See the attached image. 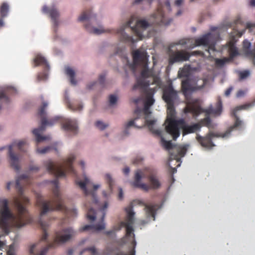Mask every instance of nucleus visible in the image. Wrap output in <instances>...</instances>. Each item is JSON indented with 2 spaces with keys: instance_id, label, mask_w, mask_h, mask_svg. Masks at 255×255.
<instances>
[{
  "instance_id": "f257e3e1",
  "label": "nucleus",
  "mask_w": 255,
  "mask_h": 255,
  "mask_svg": "<svg viewBox=\"0 0 255 255\" xmlns=\"http://www.w3.org/2000/svg\"><path fill=\"white\" fill-rule=\"evenodd\" d=\"M21 182L30 184L28 177L22 174L16 180L15 188L18 197H15L14 204L17 210V214L14 215L9 209L6 199H0V228L6 234L9 232L11 227L20 228L30 222L27 211L24 205L29 203V199L23 194V187Z\"/></svg>"
},
{
  "instance_id": "f03ea898",
  "label": "nucleus",
  "mask_w": 255,
  "mask_h": 255,
  "mask_svg": "<svg viewBox=\"0 0 255 255\" xmlns=\"http://www.w3.org/2000/svg\"><path fill=\"white\" fill-rule=\"evenodd\" d=\"M54 185L53 189V198L51 200H44L42 197L37 196L36 204L40 208L39 224L43 231L41 241H46L48 238L46 230L48 225L42 220V217L49 212L61 211L65 213L68 217L75 216L77 214V210L75 209H68L64 205L63 201L59 190L58 180L57 179L51 181Z\"/></svg>"
},
{
  "instance_id": "7ed1b4c3",
  "label": "nucleus",
  "mask_w": 255,
  "mask_h": 255,
  "mask_svg": "<svg viewBox=\"0 0 255 255\" xmlns=\"http://www.w3.org/2000/svg\"><path fill=\"white\" fill-rule=\"evenodd\" d=\"M184 112L185 114L191 113L194 116H198L202 112H204L207 116L205 118L200 120L198 123L200 125L209 128H213L214 126L211 123V120L209 115L215 116H220L222 112V103L220 97H218L214 108L212 105H210L208 108L203 110L200 105L199 100L193 99L188 103L187 106L184 108Z\"/></svg>"
},
{
  "instance_id": "20e7f679",
  "label": "nucleus",
  "mask_w": 255,
  "mask_h": 255,
  "mask_svg": "<svg viewBox=\"0 0 255 255\" xmlns=\"http://www.w3.org/2000/svg\"><path fill=\"white\" fill-rule=\"evenodd\" d=\"M133 186L140 188L145 191L150 189H156L160 187L161 184L156 176L155 169L148 167L142 172L137 170L134 175V181L132 183Z\"/></svg>"
},
{
  "instance_id": "39448f33",
  "label": "nucleus",
  "mask_w": 255,
  "mask_h": 255,
  "mask_svg": "<svg viewBox=\"0 0 255 255\" xmlns=\"http://www.w3.org/2000/svg\"><path fill=\"white\" fill-rule=\"evenodd\" d=\"M133 19V17L131 16L130 19L126 24V26L130 27L140 37L142 36V34L137 30L138 27L146 29L148 26L152 25H168L172 21L171 19L166 18L161 7H158L156 11L150 16L149 19V22L145 19L137 20L136 21V25L131 27V24Z\"/></svg>"
},
{
  "instance_id": "423d86ee",
  "label": "nucleus",
  "mask_w": 255,
  "mask_h": 255,
  "mask_svg": "<svg viewBox=\"0 0 255 255\" xmlns=\"http://www.w3.org/2000/svg\"><path fill=\"white\" fill-rule=\"evenodd\" d=\"M255 105V101L251 103L243 105L238 107H237L233 111L232 115L235 118V122L234 125L230 127V130L229 132H227L222 135H220L218 133H214L213 132H209L205 136H202L199 134L196 136V139L198 142L203 147L207 148H211L215 146L214 144L212 141V138L215 137H224L226 135L229 133L233 129L240 128L242 125V121H241L239 117L236 115V113L238 111L241 110L247 109L249 108L252 107Z\"/></svg>"
},
{
  "instance_id": "0eeeda50",
  "label": "nucleus",
  "mask_w": 255,
  "mask_h": 255,
  "mask_svg": "<svg viewBox=\"0 0 255 255\" xmlns=\"http://www.w3.org/2000/svg\"><path fill=\"white\" fill-rule=\"evenodd\" d=\"M125 210L127 213L126 216L124 220L120 223V227L118 230H121L122 228L126 229L125 237L128 241L131 243L133 249L129 253L120 251L115 255H135L134 248L136 246V241L133 229V225L135 222V212L133 211L132 205H130L127 207Z\"/></svg>"
},
{
  "instance_id": "6e6552de",
  "label": "nucleus",
  "mask_w": 255,
  "mask_h": 255,
  "mask_svg": "<svg viewBox=\"0 0 255 255\" xmlns=\"http://www.w3.org/2000/svg\"><path fill=\"white\" fill-rule=\"evenodd\" d=\"M132 57L134 64L141 62L143 64V69L141 72L140 77L137 78L132 90L145 89L150 85L149 82L146 79L151 75V72L149 70L147 65L148 56L146 52L136 50L132 53Z\"/></svg>"
},
{
  "instance_id": "1a4fd4ad",
  "label": "nucleus",
  "mask_w": 255,
  "mask_h": 255,
  "mask_svg": "<svg viewBox=\"0 0 255 255\" xmlns=\"http://www.w3.org/2000/svg\"><path fill=\"white\" fill-rule=\"evenodd\" d=\"M75 159V156L71 154L67 159L63 160L61 162L55 163L48 160L44 162V165L48 172L56 177H65L66 171L76 176V172L72 165Z\"/></svg>"
},
{
  "instance_id": "9d476101",
  "label": "nucleus",
  "mask_w": 255,
  "mask_h": 255,
  "mask_svg": "<svg viewBox=\"0 0 255 255\" xmlns=\"http://www.w3.org/2000/svg\"><path fill=\"white\" fill-rule=\"evenodd\" d=\"M47 106L48 103L44 102L42 103L41 106L39 108L38 115L41 118V125L39 128H35L32 131V133L35 136L36 141L37 143L50 139L49 136H42L41 135V133L45 130L46 126L47 125L51 126L57 122L59 119L58 117L49 120H47L46 119V113L45 112V109Z\"/></svg>"
},
{
  "instance_id": "9b49d317",
  "label": "nucleus",
  "mask_w": 255,
  "mask_h": 255,
  "mask_svg": "<svg viewBox=\"0 0 255 255\" xmlns=\"http://www.w3.org/2000/svg\"><path fill=\"white\" fill-rule=\"evenodd\" d=\"M176 123H173L174 128L169 133L174 140H176L180 135V129L182 130V134L184 136L186 135L195 133L200 131L201 126L200 123L188 124L184 119H180Z\"/></svg>"
},
{
  "instance_id": "f8f14e48",
  "label": "nucleus",
  "mask_w": 255,
  "mask_h": 255,
  "mask_svg": "<svg viewBox=\"0 0 255 255\" xmlns=\"http://www.w3.org/2000/svg\"><path fill=\"white\" fill-rule=\"evenodd\" d=\"M25 140H21L18 141H14L11 144L8 146V154L10 160L11 166L16 171L19 170V158L17 155L15 154L12 151L13 147L16 146L18 150L21 152H25V150L23 147L26 145Z\"/></svg>"
},
{
  "instance_id": "ddd939ff",
  "label": "nucleus",
  "mask_w": 255,
  "mask_h": 255,
  "mask_svg": "<svg viewBox=\"0 0 255 255\" xmlns=\"http://www.w3.org/2000/svg\"><path fill=\"white\" fill-rule=\"evenodd\" d=\"M203 53L201 51H195L189 53L186 50H177L171 52L169 55V64L172 65L175 63L182 62L189 60L191 55H202Z\"/></svg>"
},
{
  "instance_id": "4468645a",
  "label": "nucleus",
  "mask_w": 255,
  "mask_h": 255,
  "mask_svg": "<svg viewBox=\"0 0 255 255\" xmlns=\"http://www.w3.org/2000/svg\"><path fill=\"white\" fill-rule=\"evenodd\" d=\"M219 35L215 36L214 34L208 33L196 39L192 45L190 46L189 48H193L197 46L203 45L208 46L209 49L214 50L216 39H217Z\"/></svg>"
},
{
  "instance_id": "2eb2a0df",
  "label": "nucleus",
  "mask_w": 255,
  "mask_h": 255,
  "mask_svg": "<svg viewBox=\"0 0 255 255\" xmlns=\"http://www.w3.org/2000/svg\"><path fill=\"white\" fill-rule=\"evenodd\" d=\"M198 82V81L193 84L192 80L189 78L183 80L181 83V88L184 95L186 97L192 92L202 89L206 85L207 81L206 79L202 80L201 85H199Z\"/></svg>"
},
{
  "instance_id": "dca6fc26",
  "label": "nucleus",
  "mask_w": 255,
  "mask_h": 255,
  "mask_svg": "<svg viewBox=\"0 0 255 255\" xmlns=\"http://www.w3.org/2000/svg\"><path fill=\"white\" fill-rule=\"evenodd\" d=\"M156 123L155 120H145L144 121V123L148 127L149 130L151 131L153 134L161 136V142L162 145L167 150L172 149L173 151L174 145L171 142V141H167L162 137V131L159 129H154L153 126Z\"/></svg>"
},
{
  "instance_id": "f3484780",
  "label": "nucleus",
  "mask_w": 255,
  "mask_h": 255,
  "mask_svg": "<svg viewBox=\"0 0 255 255\" xmlns=\"http://www.w3.org/2000/svg\"><path fill=\"white\" fill-rule=\"evenodd\" d=\"M177 98V93L173 89L171 84L164 87L163 89L162 99L167 105L174 104Z\"/></svg>"
},
{
  "instance_id": "a211bd4d",
  "label": "nucleus",
  "mask_w": 255,
  "mask_h": 255,
  "mask_svg": "<svg viewBox=\"0 0 255 255\" xmlns=\"http://www.w3.org/2000/svg\"><path fill=\"white\" fill-rule=\"evenodd\" d=\"M167 105V118L165 121V124H166L165 129L167 133H169L172 129L174 128L173 123H176L177 121H179L178 120L175 119L176 113L174 108V104H172V105L169 104Z\"/></svg>"
},
{
  "instance_id": "6ab92c4d",
  "label": "nucleus",
  "mask_w": 255,
  "mask_h": 255,
  "mask_svg": "<svg viewBox=\"0 0 255 255\" xmlns=\"http://www.w3.org/2000/svg\"><path fill=\"white\" fill-rule=\"evenodd\" d=\"M108 204L107 202H105L103 207L101 209L100 212L102 213L101 222L95 225H87L83 227L81 229V231H98L103 230L105 227V224L104 223V218L106 215L105 210L108 208Z\"/></svg>"
},
{
  "instance_id": "aec40b11",
  "label": "nucleus",
  "mask_w": 255,
  "mask_h": 255,
  "mask_svg": "<svg viewBox=\"0 0 255 255\" xmlns=\"http://www.w3.org/2000/svg\"><path fill=\"white\" fill-rule=\"evenodd\" d=\"M187 151V148L185 146H174L173 151H170V157L169 161L173 160H176L179 162L180 160V157L184 156Z\"/></svg>"
},
{
  "instance_id": "412c9836",
  "label": "nucleus",
  "mask_w": 255,
  "mask_h": 255,
  "mask_svg": "<svg viewBox=\"0 0 255 255\" xmlns=\"http://www.w3.org/2000/svg\"><path fill=\"white\" fill-rule=\"evenodd\" d=\"M62 128L65 130L76 134L78 131L77 123L75 120L66 119L62 124Z\"/></svg>"
},
{
  "instance_id": "4be33fe9",
  "label": "nucleus",
  "mask_w": 255,
  "mask_h": 255,
  "mask_svg": "<svg viewBox=\"0 0 255 255\" xmlns=\"http://www.w3.org/2000/svg\"><path fill=\"white\" fill-rule=\"evenodd\" d=\"M236 41L235 36L233 35L232 36L231 39L228 43L229 52L230 54L229 58H230L231 60L239 54L238 49L235 46Z\"/></svg>"
},
{
  "instance_id": "5701e85b",
  "label": "nucleus",
  "mask_w": 255,
  "mask_h": 255,
  "mask_svg": "<svg viewBox=\"0 0 255 255\" xmlns=\"http://www.w3.org/2000/svg\"><path fill=\"white\" fill-rule=\"evenodd\" d=\"M251 43L247 40L243 41V48L248 57L252 59L253 63L255 65V48L250 50Z\"/></svg>"
},
{
  "instance_id": "b1692460",
  "label": "nucleus",
  "mask_w": 255,
  "mask_h": 255,
  "mask_svg": "<svg viewBox=\"0 0 255 255\" xmlns=\"http://www.w3.org/2000/svg\"><path fill=\"white\" fill-rule=\"evenodd\" d=\"M34 67H36L39 65H42L47 69H49V65L47 62L46 60L44 57H42L39 55H37L35 56L33 60Z\"/></svg>"
},
{
  "instance_id": "393cba45",
  "label": "nucleus",
  "mask_w": 255,
  "mask_h": 255,
  "mask_svg": "<svg viewBox=\"0 0 255 255\" xmlns=\"http://www.w3.org/2000/svg\"><path fill=\"white\" fill-rule=\"evenodd\" d=\"M144 210L146 212L147 216L149 217L153 218V220H155V216L156 214V209L157 205L152 204H145Z\"/></svg>"
},
{
  "instance_id": "a878e982",
  "label": "nucleus",
  "mask_w": 255,
  "mask_h": 255,
  "mask_svg": "<svg viewBox=\"0 0 255 255\" xmlns=\"http://www.w3.org/2000/svg\"><path fill=\"white\" fill-rule=\"evenodd\" d=\"M90 183V180L87 178H85L84 181H76V183L77 184L81 189L84 191L85 195H87L89 194L90 193L88 191V190L86 188V185H88Z\"/></svg>"
},
{
  "instance_id": "bb28decb",
  "label": "nucleus",
  "mask_w": 255,
  "mask_h": 255,
  "mask_svg": "<svg viewBox=\"0 0 255 255\" xmlns=\"http://www.w3.org/2000/svg\"><path fill=\"white\" fill-rule=\"evenodd\" d=\"M117 33L121 35V40L125 42H130L132 41V38L126 34L124 31V28H121L119 29Z\"/></svg>"
},
{
  "instance_id": "cd10ccee",
  "label": "nucleus",
  "mask_w": 255,
  "mask_h": 255,
  "mask_svg": "<svg viewBox=\"0 0 255 255\" xmlns=\"http://www.w3.org/2000/svg\"><path fill=\"white\" fill-rule=\"evenodd\" d=\"M49 14L51 19L53 21L55 26L57 27L58 25V21L57 18L59 16L58 11L55 8H52L50 9Z\"/></svg>"
},
{
  "instance_id": "c85d7f7f",
  "label": "nucleus",
  "mask_w": 255,
  "mask_h": 255,
  "mask_svg": "<svg viewBox=\"0 0 255 255\" xmlns=\"http://www.w3.org/2000/svg\"><path fill=\"white\" fill-rule=\"evenodd\" d=\"M65 72L67 76L70 77V82L73 85L76 84V81L75 79V72L70 67H67L65 69Z\"/></svg>"
},
{
  "instance_id": "c756f323",
  "label": "nucleus",
  "mask_w": 255,
  "mask_h": 255,
  "mask_svg": "<svg viewBox=\"0 0 255 255\" xmlns=\"http://www.w3.org/2000/svg\"><path fill=\"white\" fill-rule=\"evenodd\" d=\"M9 10V6L6 2H3L0 7V16L5 17L7 16Z\"/></svg>"
},
{
  "instance_id": "7c9ffc66",
  "label": "nucleus",
  "mask_w": 255,
  "mask_h": 255,
  "mask_svg": "<svg viewBox=\"0 0 255 255\" xmlns=\"http://www.w3.org/2000/svg\"><path fill=\"white\" fill-rule=\"evenodd\" d=\"M154 103V100L153 98V95L150 93H147L145 98V101L144 104V106L150 107Z\"/></svg>"
},
{
  "instance_id": "2f4dec72",
  "label": "nucleus",
  "mask_w": 255,
  "mask_h": 255,
  "mask_svg": "<svg viewBox=\"0 0 255 255\" xmlns=\"http://www.w3.org/2000/svg\"><path fill=\"white\" fill-rule=\"evenodd\" d=\"M92 17L91 10L84 11L78 18V21H83L90 19Z\"/></svg>"
},
{
  "instance_id": "473e14b6",
  "label": "nucleus",
  "mask_w": 255,
  "mask_h": 255,
  "mask_svg": "<svg viewBox=\"0 0 255 255\" xmlns=\"http://www.w3.org/2000/svg\"><path fill=\"white\" fill-rule=\"evenodd\" d=\"M231 60L230 58L226 57L222 59L217 58L215 59V64L218 66L222 67Z\"/></svg>"
},
{
  "instance_id": "72a5a7b5",
  "label": "nucleus",
  "mask_w": 255,
  "mask_h": 255,
  "mask_svg": "<svg viewBox=\"0 0 255 255\" xmlns=\"http://www.w3.org/2000/svg\"><path fill=\"white\" fill-rule=\"evenodd\" d=\"M86 251H88L90 253L91 255H98V253L97 251V249L95 247H90L88 248H86L83 249L80 253V255H82Z\"/></svg>"
},
{
  "instance_id": "f704fd0d",
  "label": "nucleus",
  "mask_w": 255,
  "mask_h": 255,
  "mask_svg": "<svg viewBox=\"0 0 255 255\" xmlns=\"http://www.w3.org/2000/svg\"><path fill=\"white\" fill-rule=\"evenodd\" d=\"M105 179L109 185V187L110 192H112L113 190V187L114 185V181L109 174H106Z\"/></svg>"
},
{
  "instance_id": "c9c22d12",
  "label": "nucleus",
  "mask_w": 255,
  "mask_h": 255,
  "mask_svg": "<svg viewBox=\"0 0 255 255\" xmlns=\"http://www.w3.org/2000/svg\"><path fill=\"white\" fill-rule=\"evenodd\" d=\"M87 218L91 221H94L96 218V212L92 208H90L88 210L87 213Z\"/></svg>"
},
{
  "instance_id": "e433bc0d",
  "label": "nucleus",
  "mask_w": 255,
  "mask_h": 255,
  "mask_svg": "<svg viewBox=\"0 0 255 255\" xmlns=\"http://www.w3.org/2000/svg\"><path fill=\"white\" fill-rule=\"evenodd\" d=\"M52 149V147L51 146H48L43 148H37L36 151L38 153L40 154H45L49 152Z\"/></svg>"
},
{
  "instance_id": "4c0bfd02",
  "label": "nucleus",
  "mask_w": 255,
  "mask_h": 255,
  "mask_svg": "<svg viewBox=\"0 0 255 255\" xmlns=\"http://www.w3.org/2000/svg\"><path fill=\"white\" fill-rule=\"evenodd\" d=\"M7 91L8 90L6 91H0V100H2L6 103H9L10 101L9 98L6 96V93Z\"/></svg>"
},
{
  "instance_id": "58836bf2",
  "label": "nucleus",
  "mask_w": 255,
  "mask_h": 255,
  "mask_svg": "<svg viewBox=\"0 0 255 255\" xmlns=\"http://www.w3.org/2000/svg\"><path fill=\"white\" fill-rule=\"evenodd\" d=\"M250 71L248 70L241 71L239 73L240 79L241 80L245 79L250 76Z\"/></svg>"
},
{
  "instance_id": "ea45409f",
  "label": "nucleus",
  "mask_w": 255,
  "mask_h": 255,
  "mask_svg": "<svg viewBox=\"0 0 255 255\" xmlns=\"http://www.w3.org/2000/svg\"><path fill=\"white\" fill-rule=\"evenodd\" d=\"M96 126L100 129L103 130L108 127V125L103 123L101 121H97L95 124Z\"/></svg>"
},
{
  "instance_id": "a19ab883",
  "label": "nucleus",
  "mask_w": 255,
  "mask_h": 255,
  "mask_svg": "<svg viewBox=\"0 0 255 255\" xmlns=\"http://www.w3.org/2000/svg\"><path fill=\"white\" fill-rule=\"evenodd\" d=\"M138 119V118H135L134 120H131L129 121L126 125V130L131 126H134L137 127L136 125H134V121ZM142 126L138 127V128H141Z\"/></svg>"
},
{
  "instance_id": "79ce46f5",
  "label": "nucleus",
  "mask_w": 255,
  "mask_h": 255,
  "mask_svg": "<svg viewBox=\"0 0 255 255\" xmlns=\"http://www.w3.org/2000/svg\"><path fill=\"white\" fill-rule=\"evenodd\" d=\"M106 32V30L103 29V28H94L92 31H90V32H92L95 34H100L102 33H104Z\"/></svg>"
},
{
  "instance_id": "37998d69",
  "label": "nucleus",
  "mask_w": 255,
  "mask_h": 255,
  "mask_svg": "<svg viewBox=\"0 0 255 255\" xmlns=\"http://www.w3.org/2000/svg\"><path fill=\"white\" fill-rule=\"evenodd\" d=\"M117 101V98L116 96L113 95H111L109 97V102L111 105H114L116 104Z\"/></svg>"
},
{
  "instance_id": "c03bdc74",
  "label": "nucleus",
  "mask_w": 255,
  "mask_h": 255,
  "mask_svg": "<svg viewBox=\"0 0 255 255\" xmlns=\"http://www.w3.org/2000/svg\"><path fill=\"white\" fill-rule=\"evenodd\" d=\"M190 42L189 39H181L176 43L177 45H186Z\"/></svg>"
},
{
  "instance_id": "a18cd8bd",
  "label": "nucleus",
  "mask_w": 255,
  "mask_h": 255,
  "mask_svg": "<svg viewBox=\"0 0 255 255\" xmlns=\"http://www.w3.org/2000/svg\"><path fill=\"white\" fill-rule=\"evenodd\" d=\"M6 255H14V248L12 245H10L8 250L6 252Z\"/></svg>"
},
{
  "instance_id": "49530a36",
  "label": "nucleus",
  "mask_w": 255,
  "mask_h": 255,
  "mask_svg": "<svg viewBox=\"0 0 255 255\" xmlns=\"http://www.w3.org/2000/svg\"><path fill=\"white\" fill-rule=\"evenodd\" d=\"M149 108L150 107H149L144 106L143 112L145 116H148L151 114Z\"/></svg>"
},
{
  "instance_id": "de8ad7c7",
  "label": "nucleus",
  "mask_w": 255,
  "mask_h": 255,
  "mask_svg": "<svg viewBox=\"0 0 255 255\" xmlns=\"http://www.w3.org/2000/svg\"><path fill=\"white\" fill-rule=\"evenodd\" d=\"M245 30L246 29H244L243 30L239 31L238 30H236L235 28L234 29V30L235 31V32L236 33V35L238 37H241L242 36V35L245 33Z\"/></svg>"
},
{
  "instance_id": "09e8293b",
  "label": "nucleus",
  "mask_w": 255,
  "mask_h": 255,
  "mask_svg": "<svg viewBox=\"0 0 255 255\" xmlns=\"http://www.w3.org/2000/svg\"><path fill=\"white\" fill-rule=\"evenodd\" d=\"M246 28L249 29V30L251 32L254 29H255V24L248 23L247 24Z\"/></svg>"
},
{
  "instance_id": "8fccbe9b",
  "label": "nucleus",
  "mask_w": 255,
  "mask_h": 255,
  "mask_svg": "<svg viewBox=\"0 0 255 255\" xmlns=\"http://www.w3.org/2000/svg\"><path fill=\"white\" fill-rule=\"evenodd\" d=\"M245 94H246V91H243L242 90H240L238 91V92L237 93L236 96L237 98H240V97L244 96Z\"/></svg>"
},
{
  "instance_id": "3c124183",
  "label": "nucleus",
  "mask_w": 255,
  "mask_h": 255,
  "mask_svg": "<svg viewBox=\"0 0 255 255\" xmlns=\"http://www.w3.org/2000/svg\"><path fill=\"white\" fill-rule=\"evenodd\" d=\"M233 89V88L232 87H230L229 88H228L225 92V95L227 97L229 96L230 95Z\"/></svg>"
},
{
  "instance_id": "603ef678",
  "label": "nucleus",
  "mask_w": 255,
  "mask_h": 255,
  "mask_svg": "<svg viewBox=\"0 0 255 255\" xmlns=\"http://www.w3.org/2000/svg\"><path fill=\"white\" fill-rule=\"evenodd\" d=\"M105 79V75L102 74L99 76V81L100 84H103Z\"/></svg>"
},
{
  "instance_id": "864d4df0",
  "label": "nucleus",
  "mask_w": 255,
  "mask_h": 255,
  "mask_svg": "<svg viewBox=\"0 0 255 255\" xmlns=\"http://www.w3.org/2000/svg\"><path fill=\"white\" fill-rule=\"evenodd\" d=\"M143 0H134L132 2V4H138L140 3ZM149 3H151L152 0H147Z\"/></svg>"
},
{
  "instance_id": "5fc2aeb1",
  "label": "nucleus",
  "mask_w": 255,
  "mask_h": 255,
  "mask_svg": "<svg viewBox=\"0 0 255 255\" xmlns=\"http://www.w3.org/2000/svg\"><path fill=\"white\" fill-rule=\"evenodd\" d=\"M184 0H176L174 2L175 5L179 6H180L183 2Z\"/></svg>"
},
{
  "instance_id": "6e6d98bb",
  "label": "nucleus",
  "mask_w": 255,
  "mask_h": 255,
  "mask_svg": "<svg viewBox=\"0 0 255 255\" xmlns=\"http://www.w3.org/2000/svg\"><path fill=\"white\" fill-rule=\"evenodd\" d=\"M124 194L123 190L121 188H119V199L122 200L123 198Z\"/></svg>"
},
{
  "instance_id": "4d7b16f0",
  "label": "nucleus",
  "mask_w": 255,
  "mask_h": 255,
  "mask_svg": "<svg viewBox=\"0 0 255 255\" xmlns=\"http://www.w3.org/2000/svg\"><path fill=\"white\" fill-rule=\"evenodd\" d=\"M130 169L129 167H126L123 169V172L125 175H128L129 173Z\"/></svg>"
},
{
  "instance_id": "13d9d810",
  "label": "nucleus",
  "mask_w": 255,
  "mask_h": 255,
  "mask_svg": "<svg viewBox=\"0 0 255 255\" xmlns=\"http://www.w3.org/2000/svg\"><path fill=\"white\" fill-rule=\"evenodd\" d=\"M29 170L31 171H37L39 170V167L36 166H30L29 167Z\"/></svg>"
},
{
  "instance_id": "bf43d9fd",
  "label": "nucleus",
  "mask_w": 255,
  "mask_h": 255,
  "mask_svg": "<svg viewBox=\"0 0 255 255\" xmlns=\"http://www.w3.org/2000/svg\"><path fill=\"white\" fill-rule=\"evenodd\" d=\"M141 160H142V158H141L140 157H137L135 159H134V160L133 161V163L134 164H137V163H139L140 162H141Z\"/></svg>"
},
{
  "instance_id": "052dcab7",
  "label": "nucleus",
  "mask_w": 255,
  "mask_h": 255,
  "mask_svg": "<svg viewBox=\"0 0 255 255\" xmlns=\"http://www.w3.org/2000/svg\"><path fill=\"white\" fill-rule=\"evenodd\" d=\"M42 11L44 13H49L50 9L46 6H44L42 8Z\"/></svg>"
},
{
  "instance_id": "680f3d73",
  "label": "nucleus",
  "mask_w": 255,
  "mask_h": 255,
  "mask_svg": "<svg viewBox=\"0 0 255 255\" xmlns=\"http://www.w3.org/2000/svg\"><path fill=\"white\" fill-rule=\"evenodd\" d=\"M4 17H2L0 16V27H2L4 26V21H3V18Z\"/></svg>"
},
{
  "instance_id": "e2e57ef3",
  "label": "nucleus",
  "mask_w": 255,
  "mask_h": 255,
  "mask_svg": "<svg viewBox=\"0 0 255 255\" xmlns=\"http://www.w3.org/2000/svg\"><path fill=\"white\" fill-rule=\"evenodd\" d=\"M165 4L166 6V7L169 10H170V2L169 1H167L165 2Z\"/></svg>"
},
{
  "instance_id": "0e129e2a",
  "label": "nucleus",
  "mask_w": 255,
  "mask_h": 255,
  "mask_svg": "<svg viewBox=\"0 0 255 255\" xmlns=\"http://www.w3.org/2000/svg\"><path fill=\"white\" fill-rule=\"evenodd\" d=\"M82 108H83V106L81 105H79L77 108H73L72 109L73 110H79L80 111V110H82Z\"/></svg>"
},
{
  "instance_id": "69168bd1",
  "label": "nucleus",
  "mask_w": 255,
  "mask_h": 255,
  "mask_svg": "<svg viewBox=\"0 0 255 255\" xmlns=\"http://www.w3.org/2000/svg\"><path fill=\"white\" fill-rule=\"evenodd\" d=\"M73 253V250L72 249H69L68 250L67 255H72Z\"/></svg>"
},
{
  "instance_id": "338daca9",
  "label": "nucleus",
  "mask_w": 255,
  "mask_h": 255,
  "mask_svg": "<svg viewBox=\"0 0 255 255\" xmlns=\"http://www.w3.org/2000/svg\"><path fill=\"white\" fill-rule=\"evenodd\" d=\"M113 233H114L113 231H107L105 232V234L108 236H110V235L113 234Z\"/></svg>"
},
{
  "instance_id": "774afa93",
  "label": "nucleus",
  "mask_w": 255,
  "mask_h": 255,
  "mask_svg": "<svg viewBox=\"0 0 255 255\" xmlns=\"http://www.w3.org/2000/svg\"><path fill=\"white\" fill-rule=\"evenodd\" d=\"M250 5L252 6H255V0H251Z\"/></svg>"
}]
</instances>
